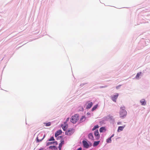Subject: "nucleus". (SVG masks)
<instances>
[{"label": "nucleus", "mask_w": 150, "mask_h": 150, "mask_svg": "<svg viewBox=\"0 0 150 150\" xmlns=\"http://www.w3.org/2000/svg\"><path fill=\"white\" fill-rule=\"evenodd\" d=\"M124 106L121 107L120 108V117L124 118L127 115V112L125 110Z\"/></svg>", "instance_id": "nucleus-1"}, {"label": "nucleus", "mask_w": 150, "mask_h": 150, "mask_svg": "<svg viewBox=\"0 0 150 150\" xmlns=\"http://www.w3.org/2000/svg\"><path fill=\"white\" fill-rule=\"evenodd\" d=\"M79 119V115L76 114L71 117V122L74 124Z\"/></svg>", "instance_id": "nucleus-2"}, {"label": "nucleus", "mask_w": 150, "mask_h": 150, "mask_svg": "<svg viewBox=\"0 0 150 150\" xmlns=\"http://www.w3.org/2000/svg\"><path fill=\"white\" fill-rule=\"evenodd\" d=\"M45 135H44L43 137V135L42 134H39L37 137V142H39L43 140L45 137Z\"/></svg>", "instance_id": "nucleus-3"}, {"label": "nucleus", "mask_w": 150, "mask_h": 150, "mask_svg": "<svg viewBox=\"0 0 150 150\" xmlns=\"http://www.w3.org/2000/svg\"><path fill=\"white\" fill-rule=\"evenodd\" d=\"M74 132V129H69L65 132V134L67 135H70Z\"/></svg>", "instance_id": "nucleus-4"}, {"label": "nucleus", "mask_w": 150, "mask_h": 150, "mask_svg": "<svg viewBox=\"0 0 150 150\" xmlns=\"http://www.w3.org/2000/svg\"><path fill=\"white\" fill-rule=\"evenodd\" d=\"M94 135L95 136V139L96 140H98L100 137V135L99 133L98 130L95 131L94 132Z\"/></svg>", "instance_id": "nucleus-5"}, {"label": "nucleus", "mask_w": 150, "mask_h": 150, "mask_svg": "<svg viewBox=\"0 0 150 150\" xmlns=\"http://www.w3.org/2000/svg\"><path fill=\"white\" fill-rule=\"evenodd\" d=\"M82 143L84 148L87 149L89 147V145L86 141L83 140L82 141Z\"/></svg>", "instance_id": "nucleus-6"}, {"label": "nucleus", "mask_w": 150, "mask_h": 150, "mask_svg": "<svg viewBox=\"0 0 150 150\" xmlns=\"http://www.w3.org/2000/svg\"><path fill=\"white\" fill-rule=\"evenodd\" d=\"M119 94L118 93H117L116 94L114 95L112 97V99L114 102H116V100Z\"/></svg>", "instance_id": "nucleus-7"}, {"label": "nucleus", "mask_w": 150, "mask_h": 150, "mask_svg": "<svg viewBox=\"0 0 150 150\" xmlns=\"http://www.w3.org/2000/svg\"><path fill=\"white\" fill-rule=\"evenodd\" d=\"M62 131L61 130H58L55 133V136L56 137H57L59 135L61 134H62Z\"/></svg>", "instance_id": "nucleus-8"}, {"label": "nucleus", "mask_w": 150, "mask_h": 150, "mask_svg": "<svg viewBox=\"0 0 150 150\" xmlns=\"http://www.w3.org/2000/svg\"><path fill=\"white\" fill-rule=\"evenodd\" d=\"M93 103L92 102H90L88 103L87 105L86 109H90L92 106Z\"/></svg>", "instance_id": "nucleus-9"}, {"label": "nucleus", "mask_w": 150, "mask_h": 150, "mask_svg": "<svg viewBox=\"0 0 150 150\" xmlns=\"http://www.w3.org/2000/svg\"><path fill=\"white\" fill-rule=\"evenodd\" d=\"M88 137L89 139L92 140H94L93 134L92 133H90L88 134Z\"/></svg>", "instance_id": "nucleus-10"}, {"label": "nucleus", "mask_w": 150, "mask_h": 150, "mask_svg": "<svg viewBox=\"0 0 150 150\" xmlns=\"http://www.w3.org/2000/svg\"><path fill=\"white\" fill-rule=\"evenodd\" d=\"M64 143V141H62L59 144V146L58 147V148H59V150H61V149L62 145Z\"/></svg>", "instance_id": "nucleus-11"}, {"label": "nucleus", "mask_w": 150, "mask_h": 150, "mask_svg": "<svg viewBox=\"0 0 150 150\" xmlns=\"http://www.w3.org/2000/svg\"><path fill=\"white\" fill-rule=\"evenodd\" d=\"M140 102L141 103V104L142 105H145L146 104L145 100L144 99L140 101Z\"/></svg>", "instance_id": "nucleus-12"}, {"label": "nucleus", "mask_w": 150, "mask_h": 150, "mask_svg": "<svg viewBox=\"0 0 150 150\" xmlns=\"http://www.w3.org/2000/svg\"><path fill=\"white\" fill-rule=\"evenodd\" d=\"M125 127V126H121L119 127L117 129V131L118 132H119L120 131H122L123 129Z\"/></svg>", "instance_id": "nucleus-13"}, {"label": "nucleus", "mask_w": 150, "mask_h": 150, "mask_svg": "<svg viewBox=\"0 0 150 150\" xmlns=\"http://www.w3.org/2000/svg\"><path fill=\"white\" fill-rule=\"evenodd\" d=\"M100 142V141L95 142H94V143L93 144V146L95 147V146H97L98 145Z\"/></svg>", "instance_id": "nucleus-14"}, {"label": "nucleus", "mask_w": 150, "mask_h": 150, "mask_svg": "<svg viewBox=\"0 0 150 150\" xmlns=\"http://www.w3.org/2000/svg\"><path fill=\"white\" fill-rule=\"evenodd\" d=\"M99 131L100 132H104V131H105V128L104 127H102L100 128Z\"/></svg>", "instance_id": "nucleus-15"}, {"label": "nucleus", "mask_w": 150, "mask_h": 150, "mask_svg": "<svg viewBox=\"0 0 150 150\" xmlns=\"http://www.w3.org/2000/svg\"><path fill=\"white\" fill-rule=\"evenodd\" d=\"M86 118L85 116H82V117L80 119V122H81L85 120Z\"/></svg>", "instance_id": "nucleus-16"}, {"label": "nucleus", "mask_w": 150, "mask_h": 150, "mask_svg": "<svg viewBox=\"0 0 150 150\" xmlns=\"http://www.w3.org/2000/svg\"><path fill=\"white\" fill-rule=\"evenodd\" d=\"M98 106V105H96L95 106H94L93 107L92 109V111H93L95 110L97 108Z\"/></svg>", "instance_id": "nucleus-17"}, {"label": "nucleus", "mask_w": 150, "mask_h": 150, "mask_svg": "<svg viewBox=\"0 0 150 150\" xmlns=\"http://www.w3.org/2000/svg\"><path fill=\"white\" fill-rule=\"evenodd\" d=\"M99 127V126L98 125H96L92 129V131H94L95 130L96 128H98Z\"/></svg>", "instance_id": "nucleus-18"}, {"label": "nucleus", "mask_w": 150, "mask_h": 150, "mask_svg": "<svg viewBox=\"0 0 150 150\" xmlns=\"http://www.w3.org/2000/svg\"><path fill=\"white\" fill-rule=\"evenodd\" d=\"M141 73H142L141 72H140L139 73H138L136 76V78L137 79L139 78V76L141 75Z\"/></svg>", "instance_id": "nucleus-19"}, {"label": "nucleus", "mask_w": 150, "mask_h": 150, "mask_svg": "<svg viewBox=\"0 0 150 150\" xmlns=\"http://www.w3.org/2000/svg\"><path fill=\"white\" fill-rule=\"evenodd\" d=\"M44 124H45L47 126H49L51 125V122H49L47 123H44Z\"/></svg>", "instance_id": "nucleus-20"}, {"label": "nucleus", "mask_w": 150, "mask_h": 150, "mask_svg": "<svg viewBox=\"0 0 150 150\" xmlns=\"http://www.w3.org/2000/svg\"><path fill=\"white\" fill-rule=\"evenodd\" d=\"M111 142V138H109L106 140V142L107 143H110Z\"/></svg>", "instance_id": "nucleus-21"}, {"label": "nucleus", "mask_w": 150, "mask_h": 150, "mask_svg": "<svg viewBox=\"0 0 150 150\" xmlns=\"http://www.w3.org/2000/svg\"><path fill=\"white\" fill-rule=\"evenodd\" d=\"M53 144V142H48L47 144V146H49L50 145Z\"/></svg>", "instance_id": "nucleus-22"}, {"label": "nucleus", "mask_w": 150, "mask_h": 150, "mask_svg": "<svg viewBox=\"0 0 150 150\" xmlns=\"http://www.w3.org/2000/svg\"><path fill=\"white\" fill-rule=\"evenodd\" d=\"M49 141H52L54 140V139L53 137H52L51 138L49 139Z\"/></svg>", "instance_id": "nucleus-23"}, {"label": "nucleus", "mask_w": 150, "mask_h": 150, "mask_svg": "<svg viewBox=\"0 0 150 150\" xmlns=\"http://www.w3.org/2000/svg\"><path fill=\"white\" fill-rule=\"evenodd\" d=\"M49 147L50 149H54L56 147L54 146H50Z\"/></svg>", "instance_id": "nucleus-24"}, {"label": "nucleus", "mask_w": 150, "mask_h": 150, "mask_svg": "<svg viewBox=\"0 0 150 150\" xmlns=\"http://www.w3.org/2000/svg\"><path fill=\"white\" fill-rule=\"evenodd\" d=\"M67 127L66 126H65L62 127V129L64 131H65V130L67 129Z\"/></svg>", "instance_id": "nucleus-25"}, {"label": "nucleus", "mask_w": 150, "mask_h": 150, "mask_svg": "<svg viewBox=\"0 0 150 150\" xmlns=\"http://www.w3.org/2000/svg\"><path fill=\"white\" fill-rule=\"evenodd\" d=\"M53 144L55 145H57L58 144L57 142H53Z\"/></svg>", "instance_id": "nucleus-26"}, {"label": "nucleus", "mask_w": 150, "mask_h": 150, "mask_svg": "<svg viewBox=\"0 0 150 150\" xmlns=\"http://www.w3.org/2000/svg\"><path fill=\"white\" fill-rule=\"evenodd\" d=\"M69 120V118H67V119H66V122H67V121H68Z\"/></svg>", "instance_id": "nucleus-27"}, {"label": "nucleus", "mask_w": 150, "mask_h": 150, "mask_svg": "<svg viewBox=\"0 0 150 150\" xmlns=\"http://www.w3.org/2000/svg\"><path fill=\"white\" fill-rule=\"evenodd\" d=\"M82 149L81 148H79L77 150H81Z\"/></svg>", "instance_id": "nucleus-28"}, {"label": "nucleus", "mask_w": 150, "mask_h": 150, "mask_svg": "<svg viewBox=\"0 0 150 150\" xmlns=\"http://www.w3.org/2000/svg\"><path fill=\"white\" fill-rule=\"evenodd\" d=\"M114 135V134L112 135L110 138H111H111L113 137Z\"/></svg>", "instance_id": "nucleus-29"}, {"label": "nucleus", "mask_w": 150, "mask_h": 150, "mask_svg": "<svg viewBox=\"0 0 150 150\" xmlns=\"http://www.w3.org/2000/svg\"><path fill=\"white\" fill-rule=\"evenodd\" d=\"M38 150H44V149L43 148H42Z\"/></svg>", "instance_id": "nucleus-30"}, {"label": "nucleus", "mask_w": 150, "mask_h": 150, "mask_svg": "<svg viewBox=\"0 0 150 150\" xmlns=\"http://www.w3.org/2000/svg\"><path fill=\"white\" fill-rule=\"evenodd\" d=\"M116 88L117 89L118 88V86H117V87H116Z\"/></svg>", "instance_id": "nucleus-31"}]
</instances>
